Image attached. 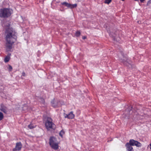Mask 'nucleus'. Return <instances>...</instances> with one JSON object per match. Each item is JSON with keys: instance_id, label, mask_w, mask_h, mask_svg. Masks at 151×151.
I'll return each instance as SVG.
<instances>
[{"instance_id": "nucleus-6", "label": "nucleus", "mask_w": 151, "mask_h": 151, "mask_svg": "<svg viewBox=\"0 0 151 151\" xmlns=\"http://www.w3.org/2000/svg\"><path fill=\"white\" fill-rule=\"evenodd\" d=\"M52 106L54 107H57L61 106L60 102L59 101L55 100L54 99L51 102Z\"/></svg>"}, {"instance_id": "nucleus-3", "label": "nucleus", "mask_w": 151, "mask_h": 151, "mask_svg": "<svg viewBox=\"0 0 151 151\" xmlns=\"http://www.w3.org/2000/svg\"><path fill=\"white\" fill-rule=\"evenodd\" d=\"M49 143L51 147L53 149L57 150L58 148V143L55 137H51L49 139Z\"/></svg>"}, {"instance_id": "nucleus-9", "label": "nucleus", "mask_w": 151, "mask_h": 151, "mask_svg": "<svg viewBox=\"0 0 151 151\" xmlns=\"http://www.w3.org/2000/svg\"><path fill=\"white\" fill-rule=\"evenodd\" d=\"M125 146L127 151H134L133 147L129 144V142L126 143Z\"/></svg>"}, {"instance_id": "nucleus-1", "label": "nucleus", "mask_w": 151, "mask_h": 151, "mask_svg": "<svg viewBox=\"0 0 151 151\" xmlns=\"http://www.w3.org/2000/svg\"><path fill=\"white\" fill-rule=\"evenodd\" d=\"M6 40V49L7 51H10L12 48V45L17 40L16 32L11 27L9 24L5 27Z\"/></svg>"}, {"instance_id": "nucleus-25", "label": "nucleus", "mask_w": 151, "mask_h": 151, "mask_svg": "<svg viewBox=\"0 0 151 151\" xmlns=\"http://www.w3.org/2000/svg\"><path fill=\"white\" fill-rule=\"evenodd\" d=\"M11 55V54L10 53H9L8 54V55L7 56H9L10 57V56Z\"/></svg>"}, {"instance_id": "nucleus-16", "label": "nucleus", "mask_w": 151, "mask_h": 151, "mask_svg": "<svg viewBox=\"0 0 151 151\" xmlns=\"http://www.w3.org/2000/svg\"><path fill=\"white\" fill-rule=\"evenodd\" d=\"M10 57L6 56L4 59V62L6 63L8 62L10 60Z\"/></svg>"}, {"instance_id": "nucleus-14", "label": "nucleus", "mask_w": 151, "mask_h": 151, "mask_svg": "<svg viewBox=\"0 0 151 151\" xmlns=\"http://www.w3.org/2000/svg\"><path fill=\"white\" fill-rule=\"evenodd\" d=\"M28 127L29 129H32L35 127V125L32 123H31Z\"/></svg>"}, {"instance_id": "nucleus-11", "label": "nucleus", "mask_w": 151, "mask_h": 151, "mask_svg": "<svg viewBox=\"0 0 151 151\" xmlns=\"http://www.w3.org/2000/svg\"><path fill=\"white\" fill-rule=\"evenodd\" d=\"M0 110L3 112L6 113L7 112V108L3 104L1 105Z\"/></svg>"}, {"instance_id": "nucleus-15", "label": "nucleus", "mask_w": 151, "mask_h": 151, "mask_svg": "<svg viewBox=\"0 0 151 151\" xmlns=\"http://www.w3.org/2000/svg\"><path fill=\"white\" fill-rule=\"evenodd\" d=\"M142 145L141 143L136 141L135 146H136L137 147H141Z\"/></svg>"}, {"instance_id": "nucleus-7", "label": "nucleus", "mask_w": 151, "mask_h": 151, "mask_svg": "<svg viewBox=\"0 0 151 151\" xmlns=\"http://www.w3.org/2000/svg\"><path fill=\"white\" fill-rule=\"evenodd\" d=\"M62 4L68 7H69L71 9H72L77 6V5L76 4H70L66 2H63L61 3Z\"/></svg>"}, {"instance_id": "nucleus-21", "label": "nucleus", "mask_w": 151, "mask_h": 151, "mask_svg": "<svg viewBox=\"0 0 151 151\" xmlns=\"http://www.w3.org/2000/svg\"><path fill=\"white\" fill-rule=\"evenodd\" d=\"M81 33L80 32L77 31L76 32V35L77 36H79L80 35Z\"/></svg>"}, {"instance_id": "nucleus-22", "label": "nucleus", "mask_w": 151, "mask_h": 151, "mask_svg": "<svg viewBox=\"0 0 151 151\" xmlns=\"http://www.w3.org/2000/svg\"><path fill=\"white\" fill-rule=\"evenodd\" d=\"M22 75L23 76H25V73L24 72H23L22 73Z\"/></svg>"}, {"instance_id": "nucleus-18", "label": "nucleus", "mask_w": 151, "mask_h": 151, "mask_svg": "<svg viewBox=\"0 0 151 151\" xmlns=\"http://www.w3.org/2000/svg\"><path fill=\"white\" fill-rule=\"evenodd\" d=\"M64 134V132L63 130H61L59 133V135L62 137H63V135Z\"/></svg>"}, {"instance_id": "nucleus-8", "label": "nucleus", "mask_w": 151, "mask_h": 151, "mask_svg": "<svg viewBox=\"0 0 151 151\" xmlns=\"http://www.w3.org/2000/svg\"><path fill=\"white\" fill-rule=\"evenodd\" d=\"M22 147V145L20 142H17L16 144V145L15 148L13 149V151H16L17 150H21Z\"/></svg>"}, {"instance_id": "nucleus-20", "label": "nucleus", "mask_w": 151, "mask_h": 151, "mask_svg": "<svg viewBox=\"0 0 151 151\" xmlns=\"http://www.w3.org/2000/svg\"><path fill=\"white\" fill-rule=\"evenodd\" d=\"M8 69L9 71H11L12 70V68L11 66L9 65Z\"/></svg>"}, {"instance_id": "nucleus-26", "label": "nucleus", "mask_w": 151, "mask_h": 151, "mask_svg": "<svg viewBox=\"0 0 151 151\" xmlns=\"http://www.w3.org/2000/svg\"><path fill=\"white\" fill-rule=\"evenodd\" d=\"M150 149H151V143L150 144Z\"/></svg>"}, {"instance_id": "nucleus-19", "label": "nucleus", "mask_w": 151, "mask_h": 151, "mask_svg": "<svg viewBox=\"0 0 151 151\" xmlns=\"http://www.w3.org/2000/svg\"><path fill=\"white\" fill-rule=\"evenodd\" d=\"M111 0H105V3L109 4V3L111 2Z\"/></svg>"}, {"instance_id": "nucleus-13", "label": "nucleus", "mask_w": 151, "mask_h": 151, "mask_svg": "<svg viewBox=\"0 0 151 151\" xmlns=\"http://www.w3.org/2000/svg\"><path fill=\"white\" fill-rule=\"evenodd\" d=\"M38 100L39 102L42 104H44L45 103V100L42 98H40L38 99Z\"/></svg>"}, {"instance_id": "nucleus-17", "label": "nucleus", "mask_w": 151, "mask_h": 151, "mask_svg": "<svg viewBox=\"0 0 151 151\" xmlns=\"http://www.w3.org/2000/svg\"><path fill=\"white\" fill-rule=\"evenodd\" d=\"M4 118V115L3 114L0 112V121L2 120Z\"/></svg>"}, {"instance_id": "nucleus-27", "label": "nucleus", "mask_w": 151, "mask_h": 151, "mask_svg": "<svg viewBox=\"0 0 151 151\" xmlns=\"http://www.w3.org/2000/svg\"><path fill=\"white\" fill-rule=\"evenodd\" d=\"M122 0V1H124V0Z\"/></svg>"}, {"instance_id": "nucleus-23", "label": "nucleus", "mask_w": 151, "mask_h": 151, "mask_svg": "<svg viewBox=\"0 0 151 151\" xmlns=\"http://www.w3.org/2000/svg\"><path fill=\"white\" fill-rule=\"evenodd\" d=\"M150 1H148L147 4V5H148V4H150Z\"/></svg>"}, {"instance_id": "nucleus-2", "label": "nucleus", "mask_w": 151, "mask_h": 151, "mask_svg": "<svg viewBox=\"0 0 151 151\" xmlns=\"http://www.w3.org/2000/svg\"><path fill=\"white\" fill-rule=\"evenodd\" d=\"M119 60L120 62H122L125 65L128 66L129 68L132 67V65L129 63L128 59L127 57L124 56L122 53H119L118 54Z\"/></svg>"}, {"instance_id": "nucleus-4", "label": "nucleus", "mask_w": 151, "mask_h": 151, "mask_svg": "<svg viewBox=\"0 0 151 151\" xmlns=\"http://www.w3.org/2000/svg\"><path fill=\"white\" fill-rule=\"evenodd\" d=\"M45 127L47 130L51 129H55L56 128L55 125L52 122V119L48 118L45 122Z\"/></svg>"}, {"instance_id": "nucleus-10", "label": "nucleus", "mask_w": 151, "mask_h": 151, "mask_svg": "<svg viewBox=\"0 0 151 151\" xmlns=\"http://www.w3.org/2000/svg\"><path fill=\"white\" fill-rule=\"evenodd\" d=\"M75 115L73 114L72 111L70 112L68 114H66L65 116V118H67L69 119H73Z\"/></svg>"}, {"instance_id": "nucleus-24", "label": "nucleus", "mask_w": 151, "mask_h": 151, "mask_svg": "<svg viewBox=\"0 0 151 151\" xmlns=\"http://www.w3.org/2000/svg\"><path fill=\"white\" fill-rule=\"evenodd\" d=\"M82 38L83 39H85L86 38V37L84 36H83V37H82Z\"/></svg>"}, {"instance_id": "nucleus-12", "label": "nucleus", "mask_w": 151, "mask_h": 151, "mask_svg": "<svg viewBox=\"0 0 151 151\" xmlns=\"http://www.w3.org/2000/svg\"><path fill=\"white\" fill-rule=\"evenodd\" d=\"M136 141L134 140L133 139H130L129 140V144L131 146H135L136 144Z\"/></svg>"}, {"instance_id": "nucleus-5", "label": "nucleus", "mask_w": 151, "mask_h": 151, "mask_svg": "<svg viewBox=\"0 0 151 151\" xmlns=\"http://www.w3.org/2000/svg\"><path fill=\"white\" fill-rule=\"evenodd\" d=\"M11 12L10 9L4 8L0 10V17H7L11 15Z\"/></svg>"}]
</instances>
